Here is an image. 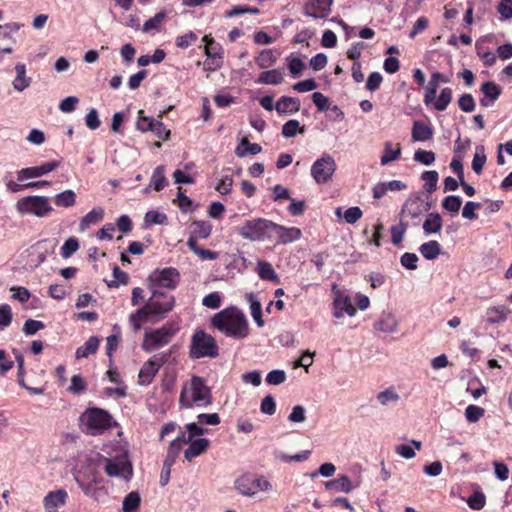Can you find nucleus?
I'll list each match as a JSON object with an SVG mask.
<instances>
[{
    "instance_id": "obj_36",
    "label": "nucleus",
    "mask_w": 512,
    "mask_h": 512,
    "mask_svg": "<svg viewBox=\"0 0 512 512\" xmlns=\"http://www.w3.org/2000/svg\"><path fill=\"white\" fill-rule=\"evenodd\" d=\"M54 203L58 207L70 208L76 204V193L71 190H65L55 195Z\"/></svg>"
},
{
    "instance_id": "obj_3",
    "label": "nucleus",
    "mask_w": 512,
    "mask_h": 512,
    "mask_svg": "<svg viewBox=\"0 0 512 512\" xmlns=\"http://www.w3.org/2000/svg\"><path fill=\"white\" fill-rule=\"evenodd\" d=\"M212 403V393L205 380L192 376L181 388L179 404L183 408L207 407Z\"/></svg>"
},
{
    "instance_id": "obj_30",
    "label": "nucleus",
    "mask_w": 512,
    "mask_h": 512,
    "mask_svg": "<svg viewBox=\"0 0 512 512\" xmlns=\"http://www.w3.org/2000/svg\"><path fill=\"white\" fill-rule=\"evenodd\" d=\"M166 169L165 166L160 165L157 166L151 176L150 179V187H152L155 191H161L168 184V180L165 176Z\"/></svg>"
},
{
    "instance_id": "obj_57",
    "label": "nucleus",
    "mask_w": 512,
    "mask_h": 512,
    "mask_svg": "<svg viewBox=\"0 0 512 512\" xmlns=\"http://www.w3.org/2000/svg\"><path fill=\"white\" fill-rule=\"evenodd\" d=\"M12 309L8 304L0 305V331H3L12 322Z\"/></svg>"
},
{
    "instance_id": "obj_1",
    "label": "nucleus",
    "mask_w": 512,
    "mask_h": 512,
    "mask_svg": "<svg viewBox=\"0 0 512 512\" xmlns=\"http://www.w3.org/2000/svg\"><path fill=\"white\" fill-rule=\"evenodd\" d=\"M174 303L175 300L172 295L154 291L148 302L130 315V323L133 326V330L138 332L143 322H154L162 319L167 312L172 310Z\"/></svg>"
},
{
    "instance_id": "obj_50",
    "label": "nucleus",
    "mask_w": 512,
    "mask_h": 512,
    "mask_svg": "<svg viewBox=\"0 0 512 512\" xmlns=\"http://www.w3.org/2000/svg\"><path fill=\"white\" fill-rule=\"evenodd\" d=\"M167 14L164 11H160L155 16L149 18L143 25V32H149L151 30H159L161 25L166 20Z\"/></svg>"
},
{
    "instance_id": "obj_45",
    "label": "nucleus",
    "mask_w": 512,
    "mask_h": 512,
    "mask_svg": "<svg viewBox=\"0 0 512 512\" xmlns=\"http://www.w3.org/2000/svg\"><path fill=\"white\" fill-rule=\"evenodd\" d=\"M407 228H408V223L405 220H403L402 218H400V221L397 225H393L390 228L391 241L394 245H399L402 242L404 235L407 231Z\"/></svg>"
},
{
    "instance_id": "obj_54",
    "label": "nucleus",
    "mask_w": 512,
    "mask_h": 512,
    "mask_svg": "<svg viewBox=\"0 0 512 512\" xmlns=\"http://www.w3.org/2000/svg\"><path fill=\"white\" fill-rule=\"evenodd\" d=\"M311 455V451L304 450L298 454L289 456L282 452L276 453V458L282 462L289 463V462H302L308 460V458Z\"/></svg>"
},
{
    "instance_id": "obj_64",
    "label": "nucleus",
    "mask_w": 512,
    "mask_h": 512,
    "mask_svg": "<svg viewBox=\"0 0 512 512\" xmlns=\"http://www.w3.org/2000/svg\"><path fill=\"white\" fill-rule=\"evenodd\" d=\"M286 381V373L283 370H272L266 376V382L270 385H280Z\"/></svg>"
},
{
    "instance_id": "obj_6",
    "label": "nucleus",
    "mask_w": 512,
    "mask_h": 512,
    "mask_svg": "<svg viewBox=\"0 0 512 512\" xmlns=\"http://www.w3.org/2000/svg\"><path fill=\"white\" fill-rule=\"evenodd\" d=\"M218 355L219 347L214 337L203 330H195V332L192 335L189 347L190 358H216Z\"/></svg>"
},
{
    "instance_id": "obj_38",
    "label": "nucleus",
    "mask_w": 512,
    "mask_h": 512,
    "mask_svg": "<svg viewBox=\"0 0 512 512\" xmlns=\"http://www.w3.org/2000/svg\"><path fill=\"white\" fill-rule=\"evenodd\" d=\"M262 150L257 143H250L246 138L242 139L240 145L235 149V154L239 158L245 157L247 154H258Z\"/></svg>"
},
{
    "instance_id": "obj_8",
    "label": "nucleus",
    "mask_w": 512,
    "mask_h": 512,
    "mask_svg": "<svg viewBox=\"0 0 512 512\" xmlns=\"http://www.w3.org/2000/svg\"><path fill=\"white\" fill-rule=\"evenodd\" d=\"M81 422L91 435H100L111 427L112 418L100 408H90L81 415Z\"/></svg>"
},
{
    "instance_id": "obj_52",
    "label": "nucleus",
    "mask_w": 512,
    "mask_h": 512,
    "mask_svg": "<svg viewBox=\"0 0 512 512\" xmlns=\"http://www.w3.org/2000/svg\"><path fill=\"white\" fill-rule=\"evenodd\" d=\"M438 177V172L435 170L422 173L421 179L424 181V188L428 193H432L436 190Z\"/></svg>"
},
{
    "instance_id": "obj_2",
    "label": "nucleus",
    "mask_w": 512,
    "mask_h": 512,
    "mask_svg": "<svg viewBox=\"0 0 512 512\" xmlns=\"http://www.w3.org/2000/svg\"><path fill=\"white\" fill-rule=\"evenodd\" d=\"M211 326L227 337L243 339L248 335L249 324L244 313L236 307H228L211 318Z\"/></svg>"
},
{
    "instance_id": "obj_17",
    "label": "nucleus",
    "mask_w": 512,
    "mask_h": 512,
    "mask_svg": "<svg viewBox=\"0 0 512 512\" xmlns=\"http://www.w3.org/2000/svg\"><path fill=\"white\" fill-rule=\"evenodd\" d=\"M150 279L161 287L173 289L178 283L179 273L174 268H165L162 271L154 272Z\"/></svg>"
},
{
    "instance_id": "obj_4",
    "label": "nucleus",
    "mask_w": 512,
    "mask_h": 512,
    "mask_svg": "<svg viewBox=\"0 0 512 512\" xmlns=\"http://www.w3.org/2000/svg\"><path fill=\"white\" fill-rule=\"evenodd\" d=\"M74 479L87 497L99 503H104L108 499V492L101 485L103 478L95 466H82L74 474Z\"/></svg>"
},
{
    "instance_id": "obj_14",
    "label": "nucleus",
    "mask_w": 512,
    "mask_h": 512,
    "mask_svg": "<svg viewBox=\"0 0 512 512\" xmlns=\"http://www.w3.org/2000/svg\"><path fill=\"white\" fill-rule=\"evenodd\" d=\"M58 165H59L58 162L53 161V162L43 163L40 166L22 168L21 170L17 171V173H16L17 181L23 182L27 179L38 178V177L44 176V175L54 171L58 167Z\"/></svg>"
},
{
    "instance_id": "obj_7",
    "label": "nucleus",
    "mask_w": 512,
    "mask_h": 512,
    "mask_svg": "<svg viewBox=\"0 0 512 512\" xmlns=\"http://www.w3.org/2000/svg\"><path fill=\"white\" fill-rule=\"evenodd\" d=\"M272 221L258 218L247 220L241 226L237 227V233L249 241H263L271 239Z\"/></svg>"
},
{
    "instance_id": "obj_34",
    "label": "nucleus",
    "mask_w": 512,
    "mask_h": 512,
    "mask_svg": "<svg viewBox=\"0 0 512 512\" xmlns=\"http://www.w3.org/2000/svg\"><path fill=\"white\" fill-rule=\"evenodd\" d=\"M419 252L425 259L433 260L436 259L441 253V246L437 241L431 240L423 243L419 247Z\"/></svg>"
},
{
    "instance_id": "obj_47",
    "label": "nucleus",
    "mask_w": 512,
    "mask_h": 512,
    "mask_svg": "<svg viewBox=\"0 0 512 512\" xmlns=\"http://www.w3.org/2000/svg\"><path fill=\"white\" fill-rule=\"evenodd\" d=\"M203 41L205 42V54L207 57L213 59H222L221 47L218 43L214 41L213 38H211L208 35H205L203 37Z\"/></svg>"
},
{
    "instance_id": "obj_59",
    "label": "nucleus",
    "mask_w": 512,
    "mask_h": 512,
    "mask_svg": "<svg viewBox=\"0 0 512 512\" xmlns=\"http://www.w3.org/2000/svg\"><path fill=\"white\" fill-rule=\"evenodd\" d=\"M44 327L45 325L42 321L28 319L25 321L22 330L26 336H32L36 334L39 330H42Z\"/></svg>"
},
{
    "instance_id": "obj_56",
    "label": "nucleus",
    "mask_w": 512,
    "mask_h": 512,
    "mask_svg": "<svg viewBox=\"0 0 512 512\" xmlns=\"http://www.w3.org/2000/svg\"><path fill=\"white\" fill-rule=\"evenodd\" d=\"M485 410L476 405H468L465 409V417L468 422L476 423L483 417Z\"/></svg>"
},
{
    "instance_id": "obj_43",
    "label": "nucleus",
    "mask_w": 512,
    "mask_h": 512,
    "mask_svg": "<svg viewBox=\"0 0 512 512\" xmlns=\"http://www.w3.org/2000/svg\"><path fill=\"white\" fill-rule=\"evenodd\" d=\"M141 503V497L138 492L132 491L128 493L122 504L123 512H135Z\"/></svg>"
},
{
    "instance_id": "obj_15",
    "label": "nucleus",
    "mask_w": 512,
    "mask_h": 512,
    "mask_svg": "<svg viewBox=\"0 0 512 512\" xmlns=\"http://www.w3.org/2000/svg\"><path fill=\"white\" fill-rule=\"evenodd\" d=\"M271 239L278 238V243L287 244L301 238L302 232L299 228L279 225L272 222Z\"/></svg>"
},
{
    "instance_id": "obj_12",
    "label": "nucleus",
    "mask_w": 512,
    "mask_h": 512,
    "mask_svg": "<svg viewBox=\"0 0 512 512\" xmlns=\"http://www.w3.org/2000/svg\"><path fill=\"white\" fill-rule=\"evenodd\" d=\"M431 209L429 202H424L420 193L410 195L402 205L400 218L420 219V216L424 212H428Z\"/></svg>"
},
{
    "instance_id": "obj_55",
    "label": "nucleus",
    "mask_w": 512,
    "mask_h": 512,
    "mask_svg": "<svg viewBox=\"0 0 512 512\" xmlns=\"http://www.w3.org/2000/svg\"><path fill=\"white\" fill-rule=\"evenodd\" d=\"M298 132L303 133L304 129L300 128L299 121L295 119L287 121L282 127V135L286 138L294 137Z\"/></svg>"
},
{
    "instance_id": "obj_13",
    "label": "nucleus",
    "mask_w": 512,
    "mask_h": 512,
    "mask_svg": "<svg viewBox=\"0 0 512 512\" xmlns=\"http://www.w3.org/2000/svg\"><path fill=\"white\" fill-rule=\"evenodd\" d=\"M104 470L110 477H118L129 480L133 474L131 463L126 456L115 459L103 458Z\"/></svg>"
},
{
    "instance_id": "obj_21",
    "label": "nucleus",
    "mask_w": 512,
    "mask_h": 512,
    "mask_svg": "<svg viewBox=\"0 0 512 512\" xmlns=\"http://www.w3.org/2000/svg\"><path fill=\"white\" fill-rule=\"evenodd\" d=\"M300 100L294 97L282 96L275 104L278 114L290 115L300 110Z\"/></svg>"
},
{
    "instance_id": "obj_53",
    "label": "nucleus",
    "mask_w": 512,
    "mask_h": 512,
    "mask_svg": "<svg viewBox=\"0 0 512 512\" xmlns=\"http://www.w3.org/2000/svg\"><path fill=\"white\" fill-rule=\"evenodd\" d=\"M462 205V199L459 196L450 195L442 200V207L451 212L458 213Z\"/></svg>"
},
{
    "instance_id": "obj_19",
    "label": "nucleus",
    "mask_w": 512,
    "mask_h": 512,
    "mask_svg": "<svg viewBox=\"0 0 512 512\" xmlns=\"http://www.w3.org/2000/svg\"><path fill=\"white\" fill-rule=\"evenodd\" d=\"M480 90L484 95V97L480 99V104L484 107L493 105L502 92L501 87L493 81L483 83Z\"/></svg>"
},
{
    "instance_id": "obj_44",
    "label": "nucleus",
    "mask_w": 512,
    "mask_h": 512,
    "mask_svg": "<svg viewBox=\"0 0 512 512\" xmlns=\"http://www.w3.org/2000/svg\"><path fill=\"white\" fill-rule=\"evenodd\" d=\"M16 40L10 35L8 31H5V27L0 25V53L10 54L13 51V45Z\"/></svg>"
},
{
    "instance_id": "obj_23",
    "label": "nucleus",
    "mask_w": 512,
    "mask_h": 512,
    "mask_svg": "<svg viewBox=\"0 0 512 512\" xmlns=\"http://www.w3.org/2000/svg\"><path fill=\"white\" fill-rule=\"evenodd\" d=\"M510 309L505 305L489 307L486 310V320L490 324H499L507 320Z\"/></svg>"
},
{
    "instance_id": "obj_39",
    "label": "nucleus",
    "mask_w": 512,
    "mask_h": 512,
    "mask_svg": "<svg viewBox=\"0 0 512 512\" xmlns=\"http://www.w3.org/2000/svg\"><path fill=\"white\" fill-rule=\"evenodd\" d=\"M376 398L381 406H388L390 404H396L400 400V395L395 391L394 387H389L379 392Z\"/></svg>"
},
{
    "instance_id": "obj_5",
    "label": "nucleus",
    "mask_w": 512,
    "mask_h": 512,
    "mask_svg": "<svg viewBox=\"0 0 512 512\" xmlns=\"http://www.w3.org/2000/svg\"><path fill=\"white\" fill-rule=\"evenodd\" d=\"M15 209L22 216L32 215L38 218L48 217L54 211L49 198L41 195H30L20 198L15 204Z\"/></svg>"
},
{
    "instance_id": "obj_28",
    "label": "nucleus",
    "mask_w": 512,
    "mask_h": 512,
    "mask_svg": "<svg viewBox=\"0 0 512 512\" xmlns=\"http://www.w3.org/2000/svg\"><path fill=\"white\" fill-rule=\"evenodd\" d=\"M283 79V73L279 69H271L260 73L256 82L264 85H278L283 82Z\"/></svg>"
},
{
    "instance_id": "obj_35",
    "label": "nucleus",
    "mask_w": 512,
    "mask_h": 512,
    "mask_svg": "<svg viewBox=\"0 0 512 512\" xmlns=\"http://www.w3.org/2000/svg\"><path fill=\"white\" fill-rule=\"evenodd\" d=\"M277 60V53L273 49H264L255 58L259 68L265 69L273 66Z\"/></svg>"
},
{
    "instance_id": "obj_58",
    "label": "nucleus",
    "mask_w": 512,
    "mask_h": 512,
    "mask_svg": "<svg viewBox=\"0 0 512 512\" xmlns=\"http://www.w3.org/2000/svg\"><path fill=\"white\" fill-rule=\"evenodd\" d=\"M79 248V243H78V240L76 238H68L63 246L61 247V256L63 258H69L73 253H75Z\"/></svg>"
},
{
    "instance_id": "obj_32",
    "label": "nucleus",
    "mask_w": 512,
    "mask_h": 512,
    "mask_svg": "<svg viewBox=\"0 0 512 512\" xmlns=\"http://www.w3.org/2000/svg\"><path fill=\"white\" fill-rule=\"evenodd\" d=\"M246 300L250 304L251 316L256 322L258 327L264 326V321L262 319V308L261 303L257 299L254 293H249L246 295Z\"/></svg>"
},
{
    "instance_id": "obj_22",
    "label": "nucleus",
    "mask_w": 512,
    "mask_h": 512,
    "mask_svg": "<svg viewBox=\"0 0 512 512\" xmlns=\"http://www.w3.org/2000/svg\"><path fill=\"white\" fill-rule=\"evenodd\" d=\"M212 231V226L209 222L206 221H193L190 224V232H189V238L188 241L193 240L195 243H197L198 239H206L209 237Z\"/></svg>"
},
{
    "instance_id": "obj_11",
    "label": "nucleus",
    "mask_w": 512,
    "mask_h": 512,
    "mask_svg": "<svg viewBox=\"0 0 512 512\" xmlns=\"http://www.w3.org/2000/svg\"><path fill=\"white\" fill-rule=\"evenodd\" d=\"M336 162L330 154H324L311 166V176L317 184L327 183L336 171Z\"/></svg>"
},
{
    "instance_id": "obj_49",
    "label": "nucleus",
    "mask_w": 512,
    "mask_h": 512,
    "mask_svg": "<svg viewBox=\"0 0 512 512\" xmlns=\"http://www.w3.org/2000/svg\"><path fill=\"white\" fill-rule=\"evenodd\" d=\"M187 246L201 260H215L218 258V254L216 252L199 247L193 240L187 241Z\"/></svg>"
},
{
    "instance_id": "obj_25",
    "label": "nucleus",
    "mask_w": 512,
    "mask_h": 512,
    "mask_svg": "<svg viewBox=\"0 0 512 512\" xmlns=\"http://www.w3.org/2000/svg\"><path fill=\"white\" fill-rule=\"evenodd\" d=\"M433 136V129L431 126L421 121H415L412 127V139L414 141H427Z\"/></svg>"
},
{
    "instance_id": "obj_37",
    "label": "nucleus",
    "mask_w": 512,
    "mask_h": 512,
    "mask_svg": "<svg viewBox=\"0 0 512 512\" xmlns=\"http://www.w3.org/2000/svg\"><path fill=\"white\" fill-rule=\"evenodd\" d=\"M158 369L154 366L152 362H145L139 371V383L141 385H148L151 383L155 375L157 374Z\"/></svg>"
},
{
    "instance_id": "obj_27",
    "label": "nucleus",
    "mask_w": 512,
    "mask_h": 512,
    "mask_svg": "<svg viewBox=\"0 0 512 512\" xmlns=\"http://www.w3.org/2000/svg\"><path fill=\"white\" fill-rule=\"evenodd\" d=\"M357 486L358 485H356V487ZM325 487L326 489H334L335 491L343 493H350L355 488L346 475H341L337 479L327 481Z\"/></svg>"
},
{
    "instance_id": "obj_48",
    "label": "nucleus",
    "mask_w": 512,
    "mask_h": 512,
    "mask_svg": "<svg viewBox=\"0 0 512 512\" xmlns=\"http://www.w3.org/2000/svg\"><path fill=\"white\" fill-rule=\"evenodd\" d=\"M486 163V155L484 146L478 145L475 148V154L472 160V169L476 174H480Z\"/></svg>"
},
{
    "instance_id": "obj_51",
    "label": "nucleus",
    "mask_w": 512,
    "mask_h": 512,
    "mask_svg": "<svg viewBox=\"0 0 512 512\" xmlns=\"http://www.w3.org/2000/svg\"><path fill=\"white\" fill-rule=\"evenodd\" d=\"M452 100V89L451 88H443L440 92V95L434 102V108L437 111H444L447 106L450 104Z\"/></svg>"
},
{
    "instance_id": "obj_29",
    "label": "nucleus",
    "mask_w": 512,
    "mask_h": 512,
    "mask_svg": "<svg viewBox=\"0 0 512 512\" xmlns=\"http://www.w3.org/2000/svg\"><path fill=\"white\" fill-rule=\"evenodd\" d=\"M401 155V147L399 144L393 145L392 142L387 141L384 144L383 155L381 156V165L385 166L393 161H396Z\"/></svg>"
},
{
    "instance_id": "obj_16",
    "label": "nucleus",
    "mask_w": 512,
    "mask_h": 512,
    "mask_svg": "<svg viewBox=\"0 0 512 512\" xmlns=\"http://www.w3.org/2000/svg\"><path fill=\"white\" fill-rule=\"evenodd\" d=\"M333 0H308L304 6L305 15L325 19L330 11Z\"/></svg>"
},
{
    "instance_id": "obj_24",
    "label": "nucleus",
    "mask_w": 512,
    "mask_h": 512,
    "mask_svg": "<svg viewBox=\"0 0 512 512\" xmlns=\"http://www.w3.org/2000/svg\"><path fill=\"white\" fill-rule=\"evenodd\" d=\"M442 217L437 212H431L427 214L424 223H423V231L426 235L439 233L442 229Z\"/></svg>"
},
{
    "instance_id": "obj_33",
    "label": "nucleus",
    "mask_w": 512,
    "mask_h": 512,
    "mask_svg": "<svg viewBox=\"0 0 512 512\" xmlns=\"http://www.w3.org/2000/svg\"><path fill=\"white\" fill-rule=\"evenodd\" d=\"M100 340L96 336L90 337L83 346L77 348L75 356L77 359L87 358L89 355L94 354L99 346Z\"/></svg>"
},
{
    "instance_id": "obj_62",
    "label": "nucleus",
    "mask_w": 512,
    "mask_h": 512,
    "mask_svg": "<svg viewBox=\"0 0 512 512\" xmlns=\"http://www.w3.org/2000/svg\"><path fill=\"white\" fill-rule=\"evenodd\" d=\"M414 160L429 166L435 161V153L432 151L419 149L414 153Z\"/></svg>"
},
{
    "instance_id": "obj_41",
    "label": "nucleus",
    "mask_w": 512,
    "mask_h": 512,
    "mask_svg": "<svg viewBox=\"0 0 512 512\" xmlns=\"http://www.w3.org/2000/svg\"><path fill=\"white\" fill-rule=\"evenodd\" d=\"M185 429V431L181 432L182 442L184 443L191 442V439H194L196 436H201L207 432V429L197 423H188L185 426Z\"/></svg>"
},
{
    "instance_id": "obj_31",
    "label": "nucleus",
    "mask_w": 512,
    "mask_h": 512,
    "mask_svg": "<svg viewBox=\"0 0 512 512\" xmlns=\"http://www.w3.org/2000/svg\"><path fill=\"white\" fill-rule=\"evenodd\" d=\"M16 77L13 81V87L22 92L30 85V79L26 77V66L23 63L15 65Z\"/></svg>"
},
{
    "instance_id": "obj_20",
    "label": "nucleus",
    "mask_w": 512,
    "mask_h": 512,
    "mask_svg": "<svg viewBox=\"0 0 512 512\" xmlns=\"http://www.w3.org/2000/svg\"><path fill=\"white\" fill-rule=\"evenodd\" d=\"M189 446L184 451V458L187 461H192L194 458L202 455L209 447V440L206 438L191 439L187 443Z\"/></svg>"
},
{
    "instance_id": "obj_63",
    "label": "nucleus",
    "mask_w": 512,
    "mask_h": 512,
    "mask_svg": "<svg viewBox=\"0 0 512 512\" xmlns=\"http://www.w3.org/2000/svg\"><path fill=\"white\" fill-rule=\"evenodd\" d=\"M144 220L149 225H151V224H160L161 225V224L166 223L167 216H166V214L161 213L157 210H151L145 214Z\"/></svg>"
},
{
    "instance_id": "obj_9",
    "label": "nucleus",
    "mask_w": 512,
    "mask_h": 512,
    "mask_svg": "<svg viewBox=\"0 0 512 512\" xmlns=\"http://www.w3.org/2000/svg\"><path fill=\"white\" fill-rule=\"evenodd\" d=\"M176 332L177 328L171 324H165L161 328L153 331H146L142 343V349L148 353L153 352L167 345Z\"/></svg>"
},
{
    "instance_id": "obj_10",
    "label": "nucleus",
    "mask_w": 512,
    "mask_h": 512,
    "mask_svg": "<svg viewBox=\"0 0 512 512\" xmlns=\"http://www.w3.org/2000/svg\"><path fill=\"white\" fill-rule=\"evenodd\" d=\"M235 488L241 495L252 497L259 491L272 490V484L263 476L244 474L235 481Z\"/></svg>"
},
{
    "instance_id": "obj_18",
    "label": "nucleus",
    "mask_w": 512,
    "mask_h": 512,
    "mask_svg": "<svg viewBox=\"0 0 512 512\" xmlns=\"http://www.w3.org/2000/svg\"><path fill=\"white\" fill-rule=\"evenodd\" d=\"M68 493L64 489L50 491L43 499V505L47 512H57L59 507L66 504Z\"/></svg>"
},
{
    "instance_id": "obj_40",
    "label": "nucleus",
    "mask_w": 512,
    "mask_h": 512,
    "mask_svg": "<svg viewBox=\"0 0 512 512\" xmlns=\"http://www.w3.org/2000/svg\"><path fill=\"white\" fill-rule=\"evenodd\" d=\"M257 272L261 279L279 282L273 266L266 261H259L257 264Z\"/></svg>"
},
{
    "instance_id": "obj_46",
    "label": "nucleus",
    "mask_w": 512,
    "mask_h": 512,
    "mask_svg": "<svg viewBox=\"0 0 512 512\" xmlns=\"http://www.w3.org/2000/svg\"><path fill=\"white\" fill-rule=\"evenodd\" d=\"M48 254V248L43 247V242H38L34 247H32L29 256L31 258V262L34 263L35 266H39L45 261Z\"/></svg>"
},
{
    "instance_id": "obj_42",
    "label": "nucleus",
    "mask_w": 512,
    "mask_h": 512,
    "mask_svg": "<svg viewBox=\"0 0 512 512\" xmlns=\"http://www.w3.org/2000/svg\"><path fill=\"white\" fill-rule=\"evenodd\" d=\"M375 329L384 333H393L397 330V321L390 315H384L376 324Z\"/></svg>"
},
{
    "instance_id": "obj_60",
    "label": "nucleus",
    "mask_w": 512,
    "mask_h": 512,
    "mask_svg": "<svg viewBox=\"0 0 512 512\" xmlns=\"http://www.w3.org/2000/svg\"><path fill=\"white\" fill-rule=\"evenodd\" d=\"M113 280L107 282L109 287H118L121 284H127L128 275L118 266L113 267Z\"/></svg>"
},
{
    "instance_id": "obj_61",
    "label": "nucleus",
    "mask_w": 512,
    "mask_h": 512,
    "mask_svg": "<svg viewBox=\"0 0 512 512\" xmlns=\"http://www.w3.org/2000/svg\"><path fill=\"white\" fill-rule=\"evenodd\" d=\"M198 37L193 31L178 36L176 38V46L181 49H186L197 41Z\"/></svg>"
},
{
    "instance_id": "obj_26",
    "label": "nucleus",
    "mask_w": 512,
    "mask_h": 512,
    "mask_svg": "<svg viewBox=\"0 0 512 512\" xmlns=\"http://www.w3.org/2000/svg\"><path fill=\"white\" fill-rule=\"evenodd\" d=\"M104 217V209L102 207H95L85 216L82 217L79 228L81 231L87 230L91 225L101 221Z\"/></svg>"
}]
</instances>
